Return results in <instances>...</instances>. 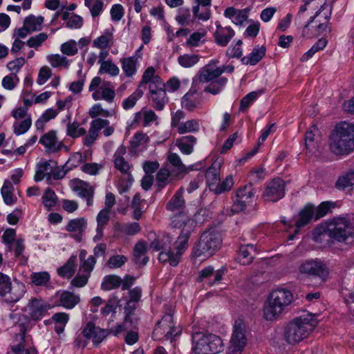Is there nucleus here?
I'll return each instance as SVG.
<instances>
[{
    "label": "nucleus",
    "mask_w": 354,
    "mask_h": 354,
    "mask_svg": "<svg viewBox=\"0 0 354 354\" xmlns=\"http://www.w3.org/2000/svg\"><path fill=\"white\" fill-rule=\"evenodd\" d=\"M329 148L337 156L354 151V123L344 121L337 124L329 137Z\"/></svg>",
    "instance_id": "obj_1"
},
{
    "label": "nucleus",
    "mask_w": 354,
    "mask_h": 354,
    "mask_svg": "<svg viewBox=\"0 0 354 354\" xmlns=\"http://www.w3.org/2000/svg\"><path fill=\"white\" fill-rule=\"evenodd\" d=\"M317 324V321L314 315L306 314L297 317L284 327V339L288 344H296L307 338Z\"/></svg>",
    "instance_id": "obj_2"
},
{
    "label": "nucleus",
    "mask_w": 354,
    "mask_h": 354,
    "mask_svg": "<svg viewBox=\"0 0 354 354\" xmlns=\"http://www.w3.org/2000/svg\"><path fill=\"white\" fill-rule=\"evenodd\" d=\"M293 301L291 291L286 288H277L270 295L264 307V317L266 320L277 319L287 309Z\"/></svg>",
    "instance_id": "obj_3"
},
{
    "label": "nucleus",
    "mask_w": 354,
    "mask_h": 354,
    "mask_svg": "<svg viewBox=\"0 0 354 354\" xmlns=\"http://www.w3.org/2000/svg\"><path fill=\"white\" fill-rule=\"evenodd\" d=\"M171 225L174 228H181L176 244V253L180 257L188 247V241L196 227V223L185 212L174 215L171 218Z\"/></svg>",
    "instance_id": "obj_4"
},
{
    "label": "nucleus",
    "mask_w": 354,
    "mask_h": 354,
    "mask_svg": "<svg viewBox=\"0 0 354 354\" xmlns=\"http://www.w3.org/2000/svg\"><path fill=\"white\" fill-rule=\"evenodd\" d=\"M192 342V354H216L223 349L222 339L214 334L194 332Z\"/></svg>",
    "instance_id": "obj_5"
},
{
    "label": "nucleus",
    "mask_w": 354,
    "mask_h": 354,
    "mask_svg": "<svg viewBox=\"0 0 354 354\" xmlns=\"http://www.w3.org/2000/svg\"><path fill=\"white\" fill-rule=\"evenodd\" d=\"M221 243L222 239L218 232L214 230L205 231L193 249V255L196 258H209L220 249Z\"/></svg>",
    "instance_id": "obj_6"
},
{
    "label": "nucleus",
    "mask_w": 354,
    "mask_h": 354,
    "mask_svg": "<svg viewBox=\"0 0 354 354\" xmlns=\"http://www.w3.org/2000/svg\"><path fill=\"white\" fill-rule=\"evenodd\" d=\"M320 229L330 238L344 242L353 234L351 222L344 217H336L323 223Z\"/></svg>",
    "instance_id": "obj_7"
},
{
    "label": "nucleus",
    "mask_w": 354,
    "mask_h": 354,
    "mask_svg": "<svg viewBox=\"0 0 354 354\" xmlns=\"http://www.w3.org/2000/svg\"><path fill=\"white\" fill-rule=\"evenodd\" d=\"M149 100L151 106L156 111H162L169 102V97L165 91V82L160 77H156L155 81L149 85Z\"/></svg>",
    "instance_id": "obj_8"
},
{
    "label": "nucleus",
    "mask_w": 354,
    "mask_h": 354,
    "mask_svg": "<svg viewBox=\"0 0 354 354\" xmlns=\"http://www.w3.org/2000/svg\"><path fill=\"white\" fill-rule=\"evenodd\" d=\"M245 333V326L242 322L236 320L234 326V332L227 354H241L247 343Z\"/></svg>",
    "instance_id": "obj_9"
},
{
    "label": "nucleus",
    "mask_w": 354,
    "mask_h": 354,
    "mask_svg": "<svg viewBox=\"0 0 354 354\" xmlns=\"http://www.w3.org/2000/svg\"><path fill=\"white\" fill-rule=\"evenodd\" d=\"M19 332L14 338L13 344L11 345V350L15 354H38L35 346L26 348L25 334L27 331L26 323H19L16 325Z\"/></svg>",
    "instance_id": "obj_10"
},
{
    "label": "nucleus",
    "mask_w": 354,
    "mask_h": 354,
    "mask_svg": "<svg viewBox=\"0 0 354 354\" xmlns=\"http://www.w3.org/2000/svg\"><path fill=\"white\" fill-rule=\"evenodd\" d=\"M285 195V183L276 178L268 182L263 194V198L266 201L277 202Z\"/></svg>",
    "instance_id": "obj_11"
},
{
    "label": "nucleus",
    "mask_w": 354,
    "mask_h": 354,
    "mask_svg": "<svg viewBox=\"0 0 354 354\" xmlns=\"http://www.w3.org/2000/svg\"><path fill=\"white\" fill-rule=\"evenodd\" d=\"M299 272L308 275L317 276L322 279L327 277L328 270L325 264L319 259H310L299 266Z\"/></svg>",
    "instance_id": "obj_12"
},
{
    "label": "nucleus",
    "mask_w": 354,
    "mask_h": 354,
    "mask_svg": "<svg viewBox=\"0 0 354 354\" xmlns=\"http://www.w3.org/2000/svg\"><path fill=\"white\" fill-rule=\"evenodd\" d=\"M218 59H212L200 70L198 75L200 82H209L220 77L222 71L218 66Z\"/></svg>",
    "instance_id": "obj_13"
},
{
    "label": "nucleus",
    "mask_w": 354,
    "mask_h": 354,
    "mask_svg": "<svg viewBox=\"0 0 354 354\" xmlns=\"http://www.w3.org/2000/svg\"><path fill=\"white\" fill-rule=\"evenodd\" d=\"M26 292V286L22 282L16 281L14 284L12 283L9 287L0 295L4 298L6 302L16 303L19 301Z\"/></svg>",
    "instance_id": "obj_14"
},
{
    "label": "nucleus",
    "mask_w": 354,
    "mask_h": 354,
    "mask_svg": "<svg viewBox=\"0 0 354 354\" xmlns=\"http://www.w3.org/2000/svg\"><path fill=\"white\" fill-rule=\"evenodd\" d=\"M71 187L80 197L86 201L88 206L93 205L94 188L92 186L83 180H75L71 184Z\"/></svg>",
    "instance_id": "obj_15"
},
{
    "label": "nucleus",
    "mask_w": 354,
    "mask_h": 354,
    "mask_svg": "<svg viewBox=\"0 0 354 354\" xmlns=\"http://www.w3.org/2000/svg\"><path fill=\"white\" fill-rule=\"evenodd\" d=\"M201 105L202 94L196 89L190 88L181 99L182 107L189 111L199 109Z\"/></svg>",
    "instance_id": "obj_16"
},
{
    "label": "nucleus",
    "mask_w": 354,
    "mask_h": 354,
    "mask_svg": "<svg viewBox=\"0 0 354 354\" xmlns=\"http://www.w3.org/2000/svg\"><path fill=\"white\" fill-rule=\"evenodd\" d=\"M84 337L92 339L93 344L97 346L107 336L106 330L95 326L93 322H88L82 330Z\"/></svg>",
    "instance_id": "obj_17"
},
{
    "label": "nucleus",
    "mask_w": 354,
    "mask_h": 354,
    "mask_svg": "<svg viewBox=\"0 0 354 354\" xmlns=\"http://www.w3.org/2000/svg\"><path fill=\"white\" fill-rule=\"evenodd\" d=\"M41 143L46 149V151L50 153H56L60 151L64 144L59 141L57 137V133L54 130H51L43 135L40 140Z\"/></svg>",
    "instance_id": "obj_18"
},
{
    "label": "nucleus",
    "mask_w": 354,
    "mask_h": 354,
    "mask_svg": "<svg viewBox=\"0 0 354 354\" xmlns=\"http://www.w3.org/2000/svg\"><path fill=\"white\" fill-rule=\"evenodd\" d=\"M86 227V220L84 218H77L70 220L66 226V230L73 233L71 236L77 242H81Z\"/></svg>",
    "instance_id": "obj_19"
},
{
    "label": "nucleus",
    "mask_w": 354,
    "mask_h": 354,
    "mask_svg": "<svg viewBox=\"0 0 354 354\" xmlns=\"http://www.w3.org/2000/svg\"><path fill=\"white\" fill-rule=\"evenodd\" d=\"M216 27L214 34L216 43L221 46H226L234 36L235 32L230 26L223 27L219 22L216 23Z\"/></svg>",
    "instance_id": "obj_20"
},
{
    "label": "nucleus",
    "mask_w": 354,
    "mask_h": 354,
    "mask_svg": "<svg viewBox=\"0 0 354 354\" xmlns=\"http://www.w3.org/2000/svg\"><path fill=\"white\" fill-rule=\"evenodd\" d=\"M184 187H180L166 205V208L169 212H178V214L184 212L183 210L185 207V201L183 197Z\"/></svg>",
    "instance_id": "obj_21"
},
{
    "label": "nucleus",
    "mask_w": 354,
    "mask_h": 354,
    "mask_svg": "<svg viewBox=\"0 0 354 354\" xmlns=\"http://www.w3.org/2000/svg\"><path fill=\"white\" fill-rule=\"evenodd\" d=\"M167 161L174 167L171 172L176 176L187 174L189 171L194 170V165L186 167L183 163L180 156L176 153H169L167 157Z\"/></svg>",
    "instance_id": "obj_22"
},
{
    "label": "nucleus",
    "mask_w": 354,
    "mask_h": 354,
    "mask_svg": "<svg viewBox=\"0 0 354 354\" xmlns=\"http://www.w3.org/2000/svg\"><path fill=\"white\" fill-rule=\"evenodd\" d=\"M224 15L230 19L234 24L242 26L248 18V10H238L234 7H229L225 10Z\"/></svg>",
    "instance_id": "obj_23"
},
{
    "label": "nucleus",
    "mask_w": 354,
    "mask_h": 354,
    "mask_svg": "<svg viewBox=\"0 0 354 354\" xmlns=\"http://www.w3.org/2000/svg\"><path fill=\"white\" fill-rule=\"evenodd\" d=\"M169 322H171L169 315H163L162 319L156 323L152 333V337L155 340H160L163 338L169 339L174 337L171 330H167L162 325H160V324L165 325Z\"/></svg>",
    "instance_id": "obj_24"
},
{
    "label": "nucleus",
    "mask_w": 354,
    "mask_h": 354,
    "mask_svg": "<svg viewBox=\"0 0 354 354\" xmlns=\"http://www.w3.org/2000/svg\"><path fill=\"white\" fill-rule=\"evenodd\" d=\"M127 153L126 147L120 145L113 156V162L115 167L118 169L121 173L127 174H129L130 165L124 158V155Z\"/></svg>",
    "instance_id": "obj_25"
},
{
    "label": "nucleus",
    "mask_w": 354,
    "mask_h": 354,
    "mask_svg": "<svg viewBox=\"0 0 354 354\" xmlns=\"http://www.w3.org/2000/svg\"><path fill=\"white\" fill-rule=\"evenodd\" d=\"M196 143V138L194 136H185L176 140V145L180 152L185 155L191 154Z\"/></svg>",
    "instance_id": "obj_26"
},
{
    "label": "nucleus",
    "mask_w": 354,
    "mask_h": 354,
    "mask_svg": "<svg viewBox=\"0 0 354 354\" xmlns=\"http://www.w3.org/2000/svg\"><path fill=\"white\" fill-rule=\"evenodd\" d=\"M122 71L126 77H130L136 75L138 64V57L134 55L120 59Z\"/></svg>",
    "instance_id": "obj_27"
},
{
    "label": "nucleus",
    "mask_w": 354,
    "mask_h": 354,
    "mask_svg": "<svg viewBox=\"0 0 354 354\" xmlns=\"http://www.w3.org/2000/svg\"><path fill=\"white\" fill-rule=\"evenodd\" d=\"M266 47L256 46L253 48L252 51L248 55L241 59V62L245 65H256L265 55Z\"/></svg>",
    "instance_id": "obj_28"
},
{
    "label": "nucleus",
    "mask_w": 354,
    "mask_h": 354,
    "mask_svg": "<svg viewBox=\"0 0 354 354\" xmlns=\"http://www.w3.org/2000/svg\"><path fill=\"white\" fill-rule=\"evenodd\" d=\"M28 307L30 311V316L35 320L41 319L47 310L46 306L37 299H32Z\"/></svg>",
    "instance_id": "obj_29"
},
{
    "label": "nucleus",
    "mask_w": 354,
    "mask_h": 354,
    "mask_svg": "<svg viewBox=\"0 0 354 354\" xmlns=\"http://www.w3.org/2000/svg\"><path fill=\"white\" fill-rule=\"evenodd\" d=\"M254 251V249L252 244L241 245L236 256L237 261L242 265L250 264L254 258L252 254V252Z\"/></svg>",
    "instance_id": "obj_30"
},
{
    "label": "nucleus",
    "mask_w": 354,
    "mask_h": 354,
    "mask_svg": "<svg viewBox=\"0 0 354 354\" xmlns=\"http://www.w3.org/2000/svg\"><path fill=\"white\" fill-rule=\"evenodd\" d=\"M205 178L210 191L214 192L220 180L219 168L212 165L206 170Z\"/></svg>",
    "instance_id": "obj_31"
},
{
    "label": "nucleus",
    "mask_w": 354,
    "mask_h": 354,
    "mask_svg": "<svg viewBox=\"0 0 354 354\" xmlns=\"http://www.w3.org/2000/svg\"><path fill=\"white\" fill-rule=\"evenodd\" d=\"M212 275H214V281H209V284L210 286L220 282L223 275V271L218 270L216 272H214L213 267H205L199 272L198 281L202 282L205 279H207Z\"/></svg>",
    "instance_id": "obj_32"
},
{
    "label": "nucleus",
    "mask_w": 354,
    "mask_h": 354,
    "mask_svg": "<svg viewBox=\"0 0 354 354\" xmlns=\"http://www.w3.org/2000/svg\"><path fill=\"white\" fill-rule=\"evenodd\" d=\"M227 82V78L225 77L214 80L204 88V92L214 95H218L223 90Z\"/></svg>",
    "instance_id": "obj_33"
},
{
    "label": "nucleus",
    "mask_w": 354,
    "mask_h": 354,
    "mask_svg": "<svg viewBox=\"0 0 354 354\" xmlns=\"http://www.w3.org/2000/svg\"><path fill=\"white\" fill-rule=\"evenodd\" d=\"M147 252V245L144 241L138 242L133 248V257L134 261L137 265L139 266H145L149 259L147 257H145L143 259H141L142 256L145 254Z\"/></svg>",
    "instance_id": "obj_34"
},
{
    "label": "nucleus",
    "mask_w": 354,
    "mask_h": 354,
    "mask_svg": "<svg viewBox=\"0 0 354 354\" xmlns=\"http://www.w3.org/2000/svg\"><path fill=\"white\" fill-rule=\"evenodd\" d=\"M319 130L315 125L311 126L305 134V146L309 151H313L318 147V139L316 137Z\"/></svg>",
    "instance_id": "obj_35"
},
{
    "label": "nucleus",
    "mask_w": 354,
    "mask_h": 354,
    "mask_svg": "<svg viewBox=\"0 0 354 354\" xmlns=\"http://www.w3.org/2000/svg\"><path fill=\"white\" fill-rule=\"evenodd\" d=\"M76 256H71L67 262L62 267L57 269L59 276L70 279L75 274Z\"/></svg>",
    "instance_id": "obj_36"
},
{
    "label": "nucleus",
    "mask_w": 354,
    "mask_h": 354,
    "mask_svg": "<svg viewBox=\"0 0 354 354\" xmlns=\"http://www.w3.org/2000/svg\"><path fill=\"white\" fill-rule=\"evenodd\" d=\"M114 229L130 236H133L141 230L140 225L137 222L128 223H116L114 225Z\"/></svg>",
    "instance_id": "obj_37"
},
{
    "label": "nucleus",
    "mask_w": 354,
    "mask_h": 354,
    "mask_svg": "<svg viewBox=\"0 0 354 354\" xmlns=\"http://www.w3.org/2000/svg\"><path fill=\"white\" fill-rule=\"evenodd\" d=\"M122 284V279L115 274H109L104 277L101 283V288L109 291L119 288Z\"/></svg>",
    "instance_id": "obj_38"
},
{
    "label": "nucleus",
    "mask_w": 354,
    "mask_h": 354,
    "mask_svg": "<svg viewBox=\"0 0 354 354\" xmlns=\"http://www.w3.org/2000/svg\"><path fill=\"white\" fill-rule=\"evenodd\" d=\"M61 305L68 309L74 308L80 301V297L69 291H64L60 296Z\"/></svg>",
    "instance_id": "obj_39"
},
{
    "label": "nucleus",
    "mask_w": 354,
    "mask_h": 354,
    "mask_svg": "<svg viewBox=\"0 0 354 354\" xmlns=\"http://www.w3.org/2000/svg\"><path fill=\"white\" fill-rule=\"evenodd\" d=\"M13 189L14 187L12 183L8 180H6L1 187V192L4 203L8 205L14 204L17 201V198L12 194Z\"/></svg>",
    "instance_id": "obj_40"
},
{
    "label": "nucleus",
    "mask_w": 354,
    "mask_h": 354,
    "mask_svg": "<svg viewBox=\"0 0 354 354\" xmlns=\"http://www.w3.org/2000/svg\"><path fill=\"white\" fill-rule=\"evenodd\" d=\"M136 304L131 301H127L124 306V322L125 324H129V326H134L138 321L136 314Z\"/></svg>",
    "instance_id": "obj_41"
},
{
    "label": "nucleus",
    "mask_w": 354,
    "mask_h": 354,
    "mask_svg": "<svg viewBox=\"0 0 354 354\" xmlns=\"http://www.w3.org/2000/svg\"><path fill=\"white\" fill-rule=\"evenodd\" d=\"M200 124L197 120L192 119L185 122H182L176 128L177 132L179 134H184L186 133H195L199 131Z\"/></svg>",
    "instance_id": "obj_42"
},
{
    "label": "nucleus",
    "mask_w": 354,
    "mask_h": 354,
    "mask_svg": "<svg viewBox=\"0 0 354 354\" xmlns=\"http://www.w3.org/2000/svg\"><path fill=\"white\" fill-rule=\"evenodd\" d=\"M164 312V315H169L171 322H167L165 325L162 324V326L167 330H171L172 335L175 337L180 333V330L175 326L174 322L173 315L174 313V308L171 305H165ZM160 325H161V324Z\"/></svg>",
    "instance_id": "obj_43"
},
{
    "label": "nucleus",
    "mask_w": 354,
    "mask_h": 354,
    "mask_svg": "<svg viewBox=\"0 0 354 354\" xmlns=\"http://www.w3.org/2000/svg\"><path fill=\"white\" fill-rule=\"evenodd\" d=\"M314 209L310 206H306L300 211L299 219L296 222V227L298 229L307 225L313 218Z\"/></svg>",
    "instance_id": "obj_44"
},
{
    "label": "nucleus",
    "mask_w": 354,
    "mask_h": 354,
    "mask_svg": "<svg viewBox=\"0 0 354 354\" xmlns=\"http://www.w3.org/2000/svg\"><path fill=\"white\" fill-rule=\"evenodd\" d=\"M255 193L256 191L253 188L252 185L248 184L239 188L236 191V195L237 198H241V199L246 201L248 204H250L253 201Z\"/></svg>",
    "instance_id": "obj_45"
},
{
    "label": "nucleus",
    "mask_w": 354,
    "mask_h": 354,
    "mask_svg": "<svg viewBox=\"0 0 354 354\" xmlns=\"http://www.w3.org/2000/svg\"><path fill=\"white\" fill-rule=\"evenodd\" d=\"M143 93V91L140 88V85H138L136 91L122 101V105L123 109L128 110L133 108L137 101L142 97Z\"/></svg>",
    "instance_id": "obj_46"
},
{
    "label": "nucleus",
    "mask_w": 354,
    "mask_h": 354,
    "mask_svg": "<svg viewBox=\"0 0 354 354\" xmlns=\"http://www.w3.org/2000/svg\"><path fill=\"white\" fill-rule=\"evenodd\" d=\"M32 283L36 286H47L50 276L48 272H32L30 277Z\"/></svg>",
    "instance_id": "obj_47"
},
{
    "label": "nucleus",
    "mask_w": 354,
    "mask_h": 354,
    "mask_svg": "<svg viewBox=\"0 0 354 354\" xmlns=\"http://www.w3.org/2000/svg\"><path fill=\"white\" fill-rule=\"evenodd\" d=\"M86 131L84 128L80 127L79 123L76 121L69 122L66 125V136L73 139L84 136Z\"/></svg>",
    "instance_id": "obj_48"
},
{
    "label": "nucleus",
    "mask_w": 354,
    "mask_h": 354,
    "mask_svg": "<svg viewBox=\"0 0 354 354\" xmlns=\"http://www.w3.org/2000/svg\"><path fill=\"white\" fill-rule=\"evenodd\" d=\"M180 256L177 253L174 254L170 250L161 251L158 255V259L162 263H169L171 266H176L180 261Z\"/></svg>",
    "instance_id": "obj_49"
},
{
    "label": "nucleus",
    "mask_w": 354,
    "mask_h": 354,
    "mask_svg": "<svg viewBox=\"0 0 354 354\" xmlns=\"http://www.w3.org/2000/svg\"><path fill=\"white\" fill-rule=\"evenodd\" d=\"M327 44L326 39H319L306 53H305L301 57V62H307L317 52L323 50Z\"/></svg>",
    "instance_id": "obj_50"
},
{
    "label": "nucleus",
    "mask_w": 354,
    "mask_h": 354,
    "mask_svg": "<svg viewBox=\"0 0 354 354\" xmlns=\"http://www.w3.org/2000/svg\"><path fill=\"white\" fill-rule=\"evenodd\" d=\"M44 18L42 17L29 15L25 18L24 25L30 32H33L40 30Z\"/></svg>",
    "instance_id": "obj_51"
},
{
    "label": "nucleus",
    "mask_w": 354,
    "mask_h": 354,
    "mask_svg": "<svg viewBox=\"0 0 354 354\" xmlns=\"http://www.w3.org/2000/svg\"><path fill=\"white\" fill-rule=\"evenodd\" d=\"M171 237L169 235H163L161 237L156 238L150 244L151 248L156 251L164 250L169 247L171 243Z\"/></svg>",
    "instance_id": "obj_52"
},
{
    "label": "nucleus",
    "mask_w": 354,
    "mask_h": 354,
    "mask_svg": "<svg viewBox=\"0 0 354 354\" xmlns=\"http://www.w3.org/2000/svg\"><path fill=\"white\" fill-rule=\"evenodd\" d=\"M99 73L101 74L107 73L111 76L115 77L119 75L120 68L111 59H107L106 62L102 63Z\"/></svg>",
    "instance_id": "obj_53"
},
{
    "label": "nucleus",
    "mask_w": 354,
    "mask_h": 354,
    "mask_svg": "<svg viewBox=\"0 0 354 354\" xmlns=\"http://www.w3.org/2000/svg\"><path fill=\"white\" fill-rule=\"evenodd\" d=\"M263 93V91H252L243 97L240 102V111L245 112L252 102L259 97Z\"/></svg>",
    "instance_id": "obj_54"
},
{
    "label": "nucleus",
    "mask_w": 354,
    "mask_h": 354,
    "mask_svg": "<svg viewBox=\"0 0 354 354\" xmlns=\"http://www.w3.org/2000/svg\"><path fill=\"white\" fill-rule=\"evenodd\" d=\"M42 201L44 206L49 210L55 205L57 197L52 189L47 188L42 196Z\"/></svg>",
    "instance_id": "obj_55"
},
{
    "label": "nucleus",
    "mask_w": 354,
    "mask_h": 354,
    "mask_svg": "<svg viewBox=\"0 0 354 354\" xmlns=\"http://www.w3.org/2000/svg\"><path fill=\"white\" fill-rule=\"evenodd\" d=\"M85 161L82 154L80 152H76L73 153L67 162L64 165V168L66 170H71L80 165L83 162Z\"/></svg>",
    "instance_id": "obj_56"
},
{
    "label": "nucleus",
    "mask_w": 354,
    "mask_h": 354,
    "mask_svg": "<svg viewBox=\"0 0 354 354\" xmlns=\"http://www.w3.org/2000/svg\"><path fill=\"white\" fill-rule=\"evenodd\" d=\"M199 61V56L197 55L185 54L180 55L178 58L179 64L184 68H190L197 64Z\"/></svg>",
    "instance_id": "obj_57"
},
{
    "label": "nucleus",
    "mask_w": 354,
    "mask_h": 354,
    "mask_svg": "<svg viewBox=\"0 0 354 354\" xmlns=\"http://www.w3.org/2000/svg\"><path fill=\"white\" fill-rule=\"evenodd\" d=\"M176 20L182 26H187L194 21L190 13V10L186 8H180L178 10Z\"/></svg>",
    "instance_id": "obj_58"
},
{
    "label": "nucleus",
    "mask_w": 354,
    "mask_h": 354,
    "mask_svg": "<svg viewBox=\"0 0 354 354\" xmlns=\"http://www.w3.org/2000/svg\"><path fill=\"white\" fill-rule=\"evenodd\" d=\"M102 91V100L106 101L108 103H112L115 97V93L110 82H104L100 86Z\"/></svg>",
    "instance_id": "obj_59"
},
{
    "label": "nucleus",
    "mask_w": 354,
    "mask_h": 354,
    "mask_svg": "<svg viewBox=\"0 0 354 354\" xmlns=\"http://www.w3.org/2000/svg\"><path fill=\"white\" fill-rule=\"evenodd\" d=\"M195 18L201 21H207L211 16L209 8L200 6H194L192 8Z\"/></svg>",
    "instance_id": "obj_60"
},
{
    "label": "nucleus",
    "mask_w": 354,
    "mask_h": 354,
    "mask_svg": "<svg viewBox=\"0 0 354 354\" xmlns=\"http://www.w3.org/2000/svg\"><path fill=\"white\" fill-rule=\"evenodd\" d=\"M48 39V35L45 32H41L37 35L30 37L26 41V45L37 50L41 44Z\"/></svg>",
    "instance_id": "obj_61"
},
{
    "label": "nucleus",
    "mask_w": 354,
    "mask_h": 354,
    "mask_svg": "<svg viewBox=\"0 0 354 354\" xmlns=\"http://www.w3.org/2000/svg\"><path fill=\"white\" fill-rule=\"evenodd\" d=\"M336 185L342 189L347 187L354 188V171L346 174L338 178Z\"/></svg>",
    "instance_id": "obj_62"
},
{
    "label": "nucleus",
    "mask_w": 354,
    "mask_h": 354,
    "mask_svg": "<svg viewBox=\"0 0 354 354\" xmlns=\"http://www.w3.org/2000/svg\"><path fill=\"white\" fill-rule=\"evenodd\" d=\"M234 185V180L232 175L227 176L223 182L219 180L217 188L215 189L214 193L221 194L225 192L230 191Z\"/></svg>",
    "instance_id": "obj_63"
},
{
    "label": "nucleus",
    "mask_w": 354,
    "mask_h": 354,
    "mask_svg": "<svg viewBox=\"0 0 354 354\" xmlns=\"http://www.w3.org/2000/svg\"><path fill=\"white\" fill-rule=\"evenodd\" d=\"M19 82V78L15 73H10L5 76L1 82L2 86L7 90H13Z\"/></svg>",
    "instance_id": "obj_64"
}]
</instances>
